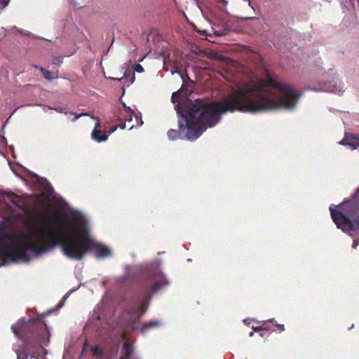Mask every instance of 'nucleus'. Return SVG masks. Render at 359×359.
<instances>
[{
    "instance_id": "obj_1",
    "label": "nucleus",
    "mask_w": 359,
    "mask_h": 359,
    "mask_svg": "<svg viewBox=\"0 0 359 359\" xmlns=\"http://www.w3.org/2000/svg\"><path fill=\"white\" fill-rule=\"evenodd\" d=\"M299 97L300 93L291 85L279 81L277 76H271L266 70L265 78L238 87L219 100L208 102L203 99L195 100L187 109L178 111V130L170 129L167 135L170 140H194L208 127L215 126L222 114L291 109Z\"/></svg>"
},
{
    "instance_id": "obj_2",
    "label": "nucleus",
    "mask_w": 359,
    "mask_h": 359,
    "mask_svg": "<svg viewBox=\"0 0 359 359\" xmlns=\"http://www.w3.org/2000/svg\"><path fill=\"white\" fill-rule=\"evenodd\" d=\"M0 226V266L27 263L60 246L69 259L80 260L92 252L97 259L112 256L111 250L95 240L88 226Z\"/></svg>"
},
{
    "instance_id": "obj_3",
    "label": "nucleus",
    "mask_w": 359,
    "mask_h": 359,
    "mask_svg": "<svg viewBox=\"0 0 359 359\" xmlns=\"http://www.w3.org/2000/svg\"><path fill=\"white\" fill-rule=\"evenodd\" d=\"M15 207L24 210L32 223L23 224H88L87 217L76 210L66 208L62 203L41 200L39 205L29 208L22 198L14 193L2 192L0 208L2 210L0 224H15L13 219L18 215Z\"/></svg>"
},
{
    "instance_id": "obj_4",
    "label": "nucleus",
    "mask_w": 359,
    "mask_h": 359,
    "mask_svg": "<svg viewBox=\"0 0 359 359\" xmlns=\"http://www.w3.org/2000/svg\"><path fill=\"white\" fill-rule=\"evenodd\" d=\"M161 262L158 259L152 262L145 263L140 266H126V276L133 278V271L138 272L144 279V291L140 294H135L130 300L128 309L123 314L125 324L131 330L140 327V320L147 311L151 295V290L156 292L169 284L168 280L160 269Z\"/></svg>"
},
{
    "instance_id": "obj_5",
    "label": "nucleus",
    "mask_w": 359,
    "mask_h": 359,
    "mask_svg": "<svg viewBox=\"0 0 359 359\" xmlns=\"http://www.w3.org/2000/svg\"><path fill=\"white\" fill-rule=\"evenodd\" d=\"M11 329L15 335L22 341L21 351H16L18 359H38L36 355H39L43 349V346L47 345L49 339V332L46 324L40 319L30 318L25 321L20 318L18 323L13 325Z\"/></svg>"
},
{
    "instance_id": "obj_6",
    "label": "nucleus",
    "mask_w": 359,
    "mask_h": 359,
    "mask_svg": "<svg viewBox=\"0 0 359 359\" xmlns=\"http://www.w3.org/2000/svg\"><path fill=\"white\" fill-rule=\"evenodd\" d=\"M332 219L335 224H359L358 205L353 202L342 203L330 206Z\"/></svg>"
},
{
    "instance_id": "obj_7",
    "label": "nucleus",
    "mask_w": 359,
    "mask_h": 359,
    "mask_svg": "<svg viewBox=\"0 0 359 359\" xmlns=\"http://www.w3.org/2000/svg\"><path fill=\"white\" fill-rule=\"evenodd\" d=\"M135 72H137L138 73H142V72H144V68H143V67L141 65L135 64L134 67H133V69H127L125 71L123 77H122L121 79H114V78H113L112 79L113 80H118V81H122L123 79H126V80L128 81V83L127 84V86H129L135 81Z\"/></svg>"
},
{
    "instance_id": "obj_8",
    "label": "nucleus",
    "mask_w": 359,
    "mask_h": 359,
    "mask_svg": "<svg viewBox=\"0 0 359 359\" xmlns=\"http://www.w3.org/2000/svg\"><path fill=\"white\" fill-rule=\"evenodd\" d=\"M92 118L96 121L95 128L91 133L92 138L97 142H104L108 138V135L103 133L100 129V122L97 117L93 116Z\"/></svg>"
},
{
    "instance_id": "obj_9",
    "label": "nucleus",
    "mask_w": 359,
    "mask_h": 359,
    "mask_svg": "<svg viewBox=\"0 0 359 359\" xmlns=\"http://www.w3.org/2000/svg\"><path fill=\"white\" fill-rule=\"evenodd\" d=\"M337 227L352 238H359V226H337Z\"/></svg>"
},
{
    "instance_id": "obj_10",
    "label": "nucleus",
    "mask_w": 359,
    "mask_h": 359,
    "mask_svg": "<svg viewBox=\"0 0 359 359\" xmlns=\"http://www.w3.org/2000/svg\"><path fill=\"white\" fill-rule=\"evenodd\" d=\"M161 325V323L160 320L154 319L151 320L148 322L144 323L142 326L140 327L141 332L144 333L147 330L149 329L158 327Z\"/></svg>"
},
{
    "instance_id": "obj_11",
    "label": "nucleus",
    "mask_w": 359,
    "mask_h": 359,
    "mask_svg": "<svg viewBox=\"0 0 359 359\" xmlns=\"http://www.w3.org/2000/svg\"><path fill=\"white\" fill-rule=\"evenodd\" d=\"M124 355L121 356L120 359H129L134 352L133 345L130 343L126 342L123 344Z\"/></svg>"
},
{
    "instance_id": "obj_12",
    "label": "nucleus",
    "mask_w": 359,
    "mask_h": 359,
    "mask_svg": "<svg viewBox=\"0 0 359 359\" xmlns=\"http://www.w3.org/2000/svg\"><path fill=\"white\" fill-rule=\"evenodd\" d=\"M90 350L94 357H96L97 358H102L103 357V351L98 346L96 345L92 346Z\"/></svg>"
},
{
    "instance_id": "obj_13",
    "label": "nucleus",
    "mask_w": 359,
    "mask_h": 359,
    "mask_svg": "<svg viewBox=\"0 0 359 359\" xmlns=\"http://www.w3.org/2000/svg\"><path fill=\"white\" fill-rule=\"evenodd\" d=\"M35 69H39V71L43 74L44 78L47 80L51 81L53 78L51 77V72L43 67H38L37 65H33Z\"/></svg>"
},
{
    "instance_id": "obj_14",
    "label": "nucleus",
    "mask_w": 359,
    "mask_h": 359,
    "mask_svg": "<svg viewBox=\"0 0 359 359\" xmlns=\"http://www.w3.org/2000/svg\"><path fill=\"white\" fill-rule=\"evenodd\" d=\"M63 62V58L62 57H55L53 59V65L56 66H60Z\"/></svg>"
},
{
    "instance_id": "obj_15",
    "label": "nucleus",
    "mask_w": 359,
    "mask_h": 359,
    "mask_svg": "<svg viewBox=\"0 0 359 359\" xmlns=\"http://www.w3.org/2000/svg\"><path fill=\"white\" fill-rule=\"evenodd\" d=\"M180 90L174 92L172 95V102L175 103V102H177V100L180 99Z\"/></svg>"
},
{
    "instance_id": "obj_16",
    "label": "nucleus",
    "mask_w": 359,
    "mask_h": 359,
    "mask_svg": "<svg viewBox=\"0 0 359 359\" xmlns=\"http://www.w3.org/2000/svg\"><path fill=\"white\" fill-rule=\"evenodd\" d=\"M68 297H69V296H68V294H66L65 296H64V297H63V298H62V301H61V302H60L57 305V306H56V308H57V309H60V308H62V307L63 306V305H64V302H65V300L68 298Z\"/></svg>"
},
{
    "instance_id": "obj_17",
    "label": "nucleus",
    "mask_w": 359,
    "mask_h": 359,
    "mask_svg": "<svg viewBox=\"0 0 359 359\" xmlns=\"http://www.w3.org/2000/svg\"><path fill=\"white\" fill-rule=\"evenodd\" d=\"M9 2H10V0H0L1 8V9L4 8L6 6L8 5Z\"/></svg>"
},
{
    "instance_id": "obj_18",
    "label": "nucleus",
    "mask_w": 359,
    "mask_h": 359,
    "mask_svg": "<svg viewBox=\"0 0 359 359\" xmlns=\"http://www.w3.org/2000/svg\"><path fill=\"white\" fill-rule=\"evenodd\" d=\"M252 329L255 331V332H259V335L261 337H264L265 333L264 332L263 330L260 329V328H255L254 327H252Z\"/></svg>"
},
{
    "instance_id": "obj_19",
    "label": "nucleus",
    "mask_w": 359,
    "mask_h": 359,
    "mask_svg": "<svg viewBox=\"0 0 359 359\" xmlns=\"http://www.w3.org/2000/svg\"><path fill=\"white\" fill-rule=\"evenodd\" d=\"M87 346H88V342L86 341L84 343V346H83L82 352H81V357H82L83 355H84L86 354V350Z\"/></svg>"
},
{
    "instance_id": "obj_20",
    "label": "nucleus",
    "mask_w": 359,
    "mask_h": 359,
    "mask_svg": "<svg viewBox=\"0 0 359 359\" xmlns=\"http://www.w3.org/2000/svg\"><path fill=\"white\" fill-rule=\"evenodd\" d=\"M118 128V126H114L112 128H111L109 130L107 131L108 136L114 133L116 129Z\"/></svg>"
},
{
    "instance_id": "obj_21",
    "label": "nucleus",
    "mask_w": 359,
    "mask_h": 359,
    "mask_svg": "<svg viewBox=\"0 0 359 359\" xmlns=\"http://www.w3.org/2000/svg\"><path fill=\"white\" fill-rule=\"evenodd\" d=\"M88 114H76L73 121H76V119H78L79 118H80L81 116H87Z\"/></svg>"
},
{
    "instance_id": "obj_22",
    "label": "nucleus",
    "mask_w": 359,
    "mask_h": 359,
    "mask_svg": "<svg viewBox=\"0 0 359 359\" xmlns=\"http://www.w3.org/2000/svg\"><path fill=\"white\" fill-rule=\"evenodd\" d=\"M53 109L60 113H62L65 111V109H63L60 107L53 108Z\"/></svg>"
},
{
    "instance_id": "obj_23",
    "label": "nucleus",
    "mask_w": 359,
    "mask_h": 359,
    "mask_svg": "<svg viewBox=\"0 0 359 359\" xmlns=\"http://www.w3.org/2000/svg\"><path fill=\"white\" fill-rule=\"evenodd\" d=\"M217 2H218L219 4H223V6H226V5H227V4H228V0H217Z\"/></svg>"
},
{
    "instance_id": "obj_24",
    "label": "nucleus",
    "mask_w": 359,
    "mask_h": 359,
    "mask_svg": "<svg viewBox=\"0 0 359 359\" xmlns=\"http://www.w3.org/2000/svg\"><path fill=\"white\" fill-rule=\"evenodd\" d=\"M118 128H120L121 129H125L126 128V123H121L118 124Z\"/></svg>"
},
{
    "instance_id": "obj_25",
    "label": "nucleus",
    "mask_w": 359,
    "mask_h": 359,
    "mask_svg": "<svg viewBox=\"0 0 359 359\" xmlns=\"http://www.w3.org/2000/svg\"><path fill=\"white\" fill-rule=\"evenodd\" d=\"M358 245V241L357 240L354 239L353 240V248H356Z\"/></svg>"
},
{
    "instance_id": "obj_26",
    "label": "nucleus",
    "mask_w": 359,
    "mask_h": 359,
    "mask_svg": "<svg viewBox=\"0 0 359 359\" xmlns=\"http://www.w3.org/2000/svg\"><path fill=\"white\" fill-rule=\"evenodd\" d=\"M277 326L280 328L281 331H283L285 330L283 325H277Z\"/></svg>"
},
{
    "instance_id": "obj_27",
    "label": "nucleus",
    "mask_w": 359,
    "mask_h": 359,
    "mask_svg": "<svg viewBox=\"0 0 359 359\" xmlns=\"http://www.w3.org/2000/svg\"><path fill=\"white\" fill-rule=\"evenodd\" d=\"M215 59H217L218 60H222V57L221 56H217V57H215Z\"/></svg>"
},
{
    "instance_id": "obj_28",
    "label": "nucleus",
    "mask_w": 359,
    "mask_h": 359,
    "mask_svg": "<svg viewBox=\"0 0 359 359\" xmlns=\"http://www.w3.org/2000/svg\"><path fill=\"white\" fill-rule=\"evenodd\" d=\"M253 334H254V332H250L249 336L250 337H252Z\"/></svg>"
},
{
    "instance_id": "obj_29",
    "label": "nucleus",
    "mask_w": 359,
    "mask_h": 359,
    "mask_svg": "<svg viewBox=\"0 0 359 359\" xmlns=\"http://www.w3.org/2000/svg\"><path fill=\"white\" fill-rule=\"evenodd\" d=\"M247 321H248L247 319L244 320V323L246 324V325H249L248 322H247Z\"/></svg>"
},
{
    "instance_id": "obj_30",
    "label": "nucleus",
    "mask_w": 359,
    "mask_h": 359,
    "mask_svg": "<svg viewBox=\"0 0 359 359\" xmlns=\"http://www.w3.org/2000/svg\"><path fill=\"white\" fill-rule=\"evenodd\" d=\"M215 34H216L217 36H222V33H217V32H216Z\"/></svg>"
},
{
    "instance_id": "obj_31",
    "label": "nucleus",
    "mask_w": 359,
    "mask_h": 359,
    "mask_svg": "<svg viewBox=\"0 0 359 359\" xmlns=\"http://www.w3.org/2000/svg\"><path fill=\"white\" fill-rule=\"evenodd\" d=\"M133 126H134L133 125L129 126L128 130H131L133 128Z\"/></svg>"
},
{
    "instance_id": "obj_32",
    "label": "nucleus",
    "mask_w": 359,
    "mask_h": 359,
    "mask_svg": "<svg viewBox=\"0 0 359 359\" xmlns=\"http://www.w3.org/2000/svg\"><path fill=\"white\" fill-rule=\"evenodd\" d=\"M249 5H250L252 8H253V6L251 5V2H250V1H249Z\"/></svg>"
},
{
    "instance_id": "obj_33",
    "label": "nucleus",
    "mask_w": 359,
    "mask_h": 359,
    "mask_svg": "<svg viewBox=\"0 0 359 359\" xmlns=\"http://www.w3.org/2000/svg\"><path fill=\"white\" fill-rule=\"evenodd\" d=\"M274 320H275L274 318L269 320V321H271V322H273Z\"/></svg>"
},
{
    "instance_id": "obj_34",
    "label": "nucleus",
    "mask_w": 359,
    "mask_h": 359,
    "mask_svg": "<svg viewBox=\"0 0 359 359\" xmlns=\"http://www.w3.org/2000/svg\"><path fill=\"white\" fill-rule=\"evenodd\" d=\"M354 327V325L353 324L351 327L349 328V330L352 329Z\"/></svg>"
},
{
    "instance_id": "obj_35",
    "label": "nucleus",
    "mask_w": 359,
    "mask_h": 359,
    "mask_svg": "<svg viewBox=\"0 0 359 359\" xmlns=\"http://www.w3.org/2000/svg\"><path fill=\"white\" fill-rule=\"evenodd\" d=\"M357 194H359V189H358V191H357Z\"/></svg>"
}]
</instances>
